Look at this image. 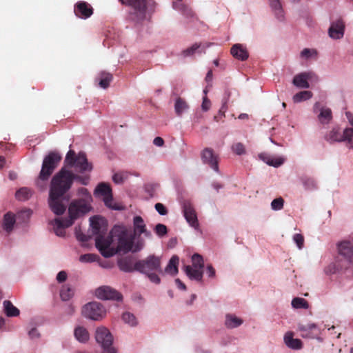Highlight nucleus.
<instances>
[{"instance_id":"1","label":"nucleus","mask_w":353,"mask_h":353,"mask_svg":"<svg viewBox=\"0 0 353 353\" xmlns=\"http://www.w3.org/2000/svg\"><path fill=\"white\" fill-rule=\"evenodd\" d=\"M71 176L70 171L62 168L51 180L48 203L51 210L57 215L63 214L65 210L63 196L72 185Z\"/></svg>"},{"instance_id":"2","label":"nucleus","mask_w":353,"mask_h":353,"mask_svg":"<svg viewBox=\"0 0 353 353\" xmlns=\"http://www.w3.org/2000/svg\"><path fill=\"white\" fill-rule=\"evenodd\" d=\"M109 238L111 239V243L114 241L117 242L116 250L109 247V249L113 250L115 254L118 252L127 253L132 251L133 252H137L140 251L145 245L144 241L140 238H138L137 241L134 243V236L130 234L125 227L120 225L114 226L110 232Z\"/></svg>"},{"instance_id":"3","label":"nucleus","mask_w":353,"mask_h":353,"mask_svg":"<svg viewBox=\"0 0 353 353\" xmlns=\"http://www.w3.org/2000/svg\"><path fill=\"white\" fill-rule=\"evenodd\" d=\"M90 221L92 233L97 236L95 244L100 253L106 258L114 255L115 252L109 249L111 245V239L109 236H105L108 231L107 221L100 216H93L90 219Z\"/></svg>"},{"instance_id":"4","label":"nucleus","mask_w":353,"mask_h":353,"mask_svg":"<svg viewBox=\"0 0 353 353\" xmlns=\"http://www.w3.org/2000/svg\"><path fill=\"white\" fill-rule=\"evenodd\" d=\"M88 212L86 201L83 200L72 201L68 208L69 217L65 219H55L53 221V228L55 234L59 236H64L65 228L71 226L74 221L80 216Z\"/></svg>"},{"instance_id":"5","label":"nucleus","mask_w":353,"mask_h":353,"mask_svg":"<svg viewBox=\"0 0 353 353\" xmlns=\"http://www.w3.org/2000/svg\"><path fill=\"white\" fill-rule=\"evenodd\" d=\"M136 271L145 274L150 281L155 284H159L161 279L158 274L163 272L161 259L154 255H150L144 259L135 263Z\"/></svg>"},{"instance_id":"6","label":"nucleus","mask_w":353,"mask_h":353,"mask_svg":"<svg viewBox=\"0 0 353 353\" xmlns=\"http://www.w3.org/2000/svg\"><path fill=\"white\" fill-rule=\"evenodd\" d=\"M65 164L70 168H74L77 172L81 173L91 171L92 169V166L88 163L84 152H80L77 155L75 152L72 150H70L65 156Z\"/></svg>"},{"instance_id":"7","label":"nucleus","mask_w":353,"mask_h":353,"mask_svg":"<svg viewBox=\"0 0 353 353\" xmlns=\"http://www.w3.org/2000/svg\"><path fill=\"white\" fill-rule=\"evenodd\" d=\"M123 4L132 7L133 11L130 12L131 18L136 21L145 19L146 10L152 8L154 2L152 0H119Z\"/></svg>"},{"instance_id":"8","label":"nucleus","mask_w":353,"mask_h":353,"mask_svg":"<svg viewBox=\"0 0 353 353\" xmlns=\"http://www.w3.org/2000/svg\"><path fill=\"white\" fill-rule=\"evenodd\" d=\"M61 160V156L54 152H51L47 155L42 163L41 172L39 175V180L47 181L56 169Z\"/></svg>"},{"instance_id":"9","label":"nucleus","mask_w":353,"mask_h":353,"mask_svg":"<svg viewBox=\"0 0 353 353\" xmlns=\"http://www.w3.org/2000/svg\"><path fill=\"white\" fill-rule=\"evenodd\" d=\"M95 339L97 342L101 345L103 353H117V350L112 345L113 336L106 327H98L96 330Z\"/></svg>"},{"instance_id":"10","label":"nucleus","mask_w":353,"mask_h":353,"mask_svg":"<svg viewBox=\"0 0 353 353\" xmlns=\"http://www.w3.org/2000/svg\"><path fill=\"white\" fill-rule=\"evenodd\" d=\"M105 314V310L101 303L98 302H90L85 304L82 309V314L88 319L99 321Z\"/></svg>"},{"instance_id":"11","label":"nucleus","mask_w":353,"mask_h":353,"mask_svg":"<svg viewBox=\"0 0 353 353\" xmlns=\"http://www.w3.org/2000/svg\"><path fill=\"white\" fill-rule=\"evenodd\" d=\"M95 295L99 299L103 300L120 301L122 299V295L121 293L108 285H103L98 288L95 291Z\"/></svg>"},{"instance_id":"12","label":"nucleus","mask_w":353,"mask_h":353,"mask_svg":"<svg viewBox=\"0 0 353 353\" xmlns=\"http://www.w3.org/2000/svg\"><path fill=\"white\" fill-rule=\"evenodd\" d=\"M94 194L103 196V201L107 207L114 210L119 209L114 205H112V189L109 185L104 183H99L95 189Z\"/></svg>"},{"instance_id":"13","label":"nucleus","mask_w":353,"mask_h":353,"mask_svg":"<svg viewBox=\"0 0 353 353\" xmlns=\"http://www.w3.org/2000/svg\"><path fill=\"white\" fill-rule=\"evenodd\" d=\"M201 159L205 164H208L215 172H219V156L213 150L209 148H205L201 152Z\"/></svg>"},{"instance_id":"14","label":"nucleus","mask_w":353,"mask_h":353,"mask_svg":"<svg viewBox=\"0 0 353 353\" xmlns=\"http://www.w3.org/2000/svg\"><path fill=\"white\" fill-rule=\"evenodd\" d=\"M298 331L300 332L301 337L307 339H317L320 334L319 329L315 323H299Z\"/></svg>"},{"instance_id":"15","label":"nucleus","mask_w":353,"mask_h":353,"mask_svg":"<svg viewBox=\"0 0 353 353\" xmlns=\"http://www.w3.org/2000/svg\"><path fill=\"white\" fill-rule=\"evenodd\" d=\"M133 227H134V237L136 236H140L141 234H143L144 236L148 239L152 238V233L150 231L147 230L146 225L143 219V218L140 216H135L133 219Z\"/></svg>"},{"instance_id":"16","label":"nucleus","mask_w":353,"mask_h":353,"mask_svg":"<svg viewBox=\"0 0 353 353\" xmlns=\"http://www.w3.org/2000/svg\"><path fill=\"white\" fill-rule=\"evenodd\" d=\"M74 12L77 17L88 19L93 14V8L88 3L80 1L74 5Z\"/></svg>"},{"instance_id":"17","label":"nucleus","mask_w":353,"mask_h":353,"mask_svg":"<svg viewBox=\"0 0 353 353\" xmlns=\"http://www.w3.org/2000/svg\"><path fill=\"white\" fill-rule=\"evenodd\" d=\"M184 216L188 223L193 228H196L199 226L198 219L196 212L192 205L189 202H185L183 207Z\"/></svg>"},{"instance_id":"18","label":"nucleus","mask_w":353,"mask_h":353,"mask_svg":"<svg viewBox=\"0 0 353 353\" xmlns=\"http://www.w3.org/2000/svg\"><path fill=\"white\" fill-rule=\"evenodd\" d=\"M345 23L341 19L333 21L329 28L328 33L331 38L338 39L344 35Z\"/></svg>"},{"instance_id":"19","label":"nucleus","mask_w":353,"mask_h":353,"mask_svg":"<svg viewBox=\"0 0 353 353\" xmlns=\"http://www.w3.org/2000/svg\"><path fill=\"white\" fill-rule=\"evenodd\" d=\"M314 77V74L312 72H302L294 76L292 83L297 88H310L308 81Z\"/></svg>"},{"instance_id":"20","label":"nucleus","mask_w":353,"mask_h":353,"mask_svg":"<svg viewBox=\"0 0 353 353\" xmlns=\"http://www.w3.org/2000/svg\"><path fill=\"white\" fill-rule=\"evenodd\" d=\"M337 248L339 254L343 256L350 263H353V245L350 241L340 242Z\"/></svg>"},{"instance_id":"21","label":"nucleus","mask_w":353,"mask_h":353,"mask_svg":"<svg viewBox=\"0 0 353 353\" xmlns=\"http://www.w3.org/2000/svg\"><path fill=\"white\" fill-rule=\"evenodd\" d=\"M325 139L330 143L343 141V132L339 127H334L325 135Z\"/></svg>"},{"instance_id":"22","label":"nucleus","mask_w":353,"mask_h":353,"mask_svg":"<svg viewBox=\"0 0 353 353\" xmlns=\"http://www.w3.org/2000/svg\"><path fill=\"white\" fill-rule=\"evenodd\" d=\"M259 158L268 165L274 167H279L285 161V159L282 157H276L265 153L260 154Z\"/></svg>"},{"instance_id":"23","label":"nucleus","mask_w":353,"mask_h":353,"mask_svg":"<svg viewBox=\"0 0 353 353\" xmlns=\"http://www.w3.org/2000/svg\"><path fill=\"white\" fill-rule=\"evenodd\" d=\"M232 55L236 59L245 61L248 58V52L241 44L234 45L230 50Z\"/></svg>"},{"instance_id":"24","label":"nucleus","mask_w":353,"mask_h":353,"mask_svg":"<svg viewBox=\"0 0 353 353\" xmlns=\"http://www.w3.org/2000/svg\"><path fill=\"white\" fill-rule=\"evenodd\" d=\"M118 266L119 269L125 272H131L135 269V263H133L132 259L131 257H123L118 261Z\"/></svg>"},{"instance_id":"25","label":"nucleus","mask_w":353,"mask_h":353,"mask_svg":"<svg viewBox=\"0 0 353 353\" xmlns=\"http://www.w3.org/2000/svg\"><path fill=\"white\" fill-rule=\"evenodd\" d=\"M284 341L286 345L294 350H299L302 347V341L298 339L293 338V333L288 332L284 336Z\"/></svg>"},{"instance_id":"26","label":"nucleus","mask_w":353,"mask_h":353,"mask_svg":"<svg viewBox=\"0 0 353 353\" xmlns=\"http://www.w3.org/2000/svg\"><path fill=\"white\" fill-rule=\"evenodd\" d=\"M184 270L187 276L192 280L201 281L203 278V270L194 268L190 265H185Z\"/></svg>"},{"instance_id":"27","label":"nucleus","mask_w":353,"mask_h":353,"mask_svg":"<svg viewBox=\"0 0 353 353\" xmlns=\"http://www.w3.org/2000/svg\"><path fill=\"white\" fill-rule=\"evenodd\" d=\"M190 108L187 101L181 98L177 97L174 103V111L178 117H181L182 114L186 112Z\"/></svg>"},{"instance_id":"28","label":"nucleus","mask_w":353,"mask_h":353,"mask_svg":"<svg viewBox=\"0 0 353 353\" xmlns=\"http://www.w3.org/2000/svg\"><path fill=\"white\" fill-rule=\"evenodd\" d=\"M112 79V74L106 72H101L96 79L99 86L103 89L109 87L110 83Z\"/></svg>"},{"instance_id":"29","label":"nucleus","mask_w":353,"mask_h":353,"mask_svg":"<svg viewBox=\"0 0 353 353\" xmlns=\"http://www.w3.org/2000/svg\"><path fill=\"white\" fill-rule=\"evenodd\" d=\"M173 8L175 10L181 11L182 14L187 18H192L194 16V13L192 8L183 3L179 2H173Z\"/></svg>"},{"instance_id":"30","label":"nucleus","mask_w":353,"mask_h":353,"mask_svg":"<svg viewBox=\"0 0 353 353\" xmlns=\"http://www.w3.org/2000/svg\"><path fill=\"white\" fill-rule=\"evenodd\" d=\"M179 261V259L177 256H172L167 265L165 271L171 275L176 274L178 273Z\"/></svg>"},{"instance_id":"31","label":"nucleus","mask_w":353,"mask_h":353,"mask_svg":"<svg viewBox=\"0 0 353 353\" xmlns=\"http://www.w3.org/2000/svg\"><path fill=\"white\" fill-rule=\"evenodd\" d=\"M243 323V320L234 314H228L225 316V326L228 328H235Z\"/></svg>"},{"instance_id":"32","label":"nucleus","mask_w":353,"mask_h":353,"mask_svg":"<svg viewBox=\"0 0 353 353\" xmlns=\"http://www.w3.org/2000/svg\"><path fill=\"white\" fill-rule=\"evenodd\" d=\"M318 118L321 123H329L332 119V110L328 108H321Z\"/></svg>"},{"instance_id":"33","label":"nucleus","mask_w":353,"mask_h":353,"mask_svg":"<svg viewBox=\"0 0 353 353\" xmlns=\"http://www.w3.org/2000/svg\"><path fill=\"white\" fill-rule=\"evenodd\" d=\"M75 338L81 343H85L89 339V333L88 330L83 327H77L74 330Z\"/></svg>"},{"instance_id":"34","label":"nucleus","mask_w":353,"mask_h":353,"mask_svg":"<svg viewBox=\"0 0 353 353\" xmlns=\"http://www.w3.org/2000/svg\"><path fill=\"white\" fill-rule=\"evenodd\" d=\"M270 5L274 12L277 19L280 21L283 19V11L279 0H269Z\"/></svg>"},{"instance_id":"35","label":"nucleus","mask_w":353,"mask_h":353,"mask_svg":"<svg viewBox=\"0 0 353 353\" xmlns=\"http://www.w3.org/2000/svg\"><path fill=\"white\" fill-rule=\"evenodd\" d=\"M16 219L14 218V215L12 213H6L4 215L3 218V229L8 232H10L12 231L13 226L15 223Z\"/></svg>"},{"instance_id":"36","label":"nucleus","mask_w":353,"mask_h":353,"mask_svg":"<svg viewBox=\"0 0 353 353\" xmlns=\"http://www.w3.org/2000/svg\"><path fill=\"white\" fill-rule=\"evenodd\" d=\"M4 310L5 313L8 316H17L19 315V310L10 301H4L3 302Z\"/></svg>"},{"instance_id":"37","label":"nucleus","mask_w":353,"mask_h":353,"mask_svg":"<svg viewBox=\"0 0 353 353\" xmlns=\"http://www.w3.org/2000/svg\"><path fill=\"white\" fill-rule=\"evenodd\" d=\"M32 194V191L28 188H21L18 190L15 194L16 199L19 201H26Z\"/></svg>"},{"instance_id":"38","label":"nucleus","mask_w":353,"mask_h":353,"mask_svg":"<svg viewBox=\"0 0 353 353\" xmlns=\"http://www.w3.org/2000/svg\"><path fill=\"white\" fill-rule=\"evenodd\" d=\"M204 49L205 48L203 47L201 48V44H198L196 43L193 44L191 47L188 48L187 49L184 50L182 52V55L184 57H190V56L193 55L196 52H197L199 53H201V52H204Z\"/></svg>"},{"instance_id":"39","label":"nucleus","mask_w":353,"mask_h":353,"mask_svg":"<svg viewBox=\"0 0 353 353\" xmlns=\"http://www.w3.org/2000/svg\"><path fill=\"white\" fill-rule=\"evenodd\" d=\"M74 295V290L69 285H64L62 286L60 291L61 299L65 301L70 299Z\"/></svg>"},{"instance_id":"40","label":"nucleus","mask_w":353,"mask_h":353,"mask_svg":"<svg viewBox=\"0 0 353 353\" xmlns=\"http://www.w3.org/2000/svg\"><path fill=\"white\" fill-rule=\"evenodd\" d=\"M312 97V93L310 91L305 90V91H301L298 93H296L293 97V101L295 103H299L303 101L307 100L310 99Z\"/></svg>"},{"instance_id":"41","label":"nucleus","mask_w":353,"mask_h":353,"mask_svg":"<svg viewBox=\"0 0 353 353\" xmlns=\"http://www.w3.org/2000/svg\"><path fill=\"white\" fill-rule=\"evenodd\" d=\"M344 141L349 148H353V128H346L343 130Z\"/></svg>"},{"instance_id":"42","label":"nucleus","mask_w":353,"mask_h":353,"mask_svg":"<svg viewBox=\"0 0 353 353\" xmlns=\"http://www.w3.org/2000/svg\"><path fill=\"white\" fill-rule=\"evenodd\" d=\"M192 268L203 270L204 267V261L201 255L194 254L192 256Z\"/></svg>"},{"instance_id":"43","label":"nucleus","mask_w":353,"mask_h":353,"mask_svg":"<svg viewBox=\"0 0 353 353\" xmlns=\"http://www.w3.org/2000/svg\"><path fill=\"white\" fill-rule=\"evenodd\" d=\"M292 305L294 308H304L307 309L309 307L308 303L303 298H294L292 301Z\"/></svg>"},{"instance_id":"44","label":"nucleus","mask_w":353,"mask_h":353,"mask_svg":"<svg viewBox=\"0 0 353 353\" xmlns=\"http://www.w3.org/2000/svg\"><path fill=\"white\" fill-rule=\"evenodd\" d=\"M122 319L131 326H135L137 324L136 317L130 312H124L122 315Z\"/></svg>"},{"instance_id":"45","label":"nucleus","mask_w":353,"mask_h":353,"mask_svg":"<svg viewBox=\"0 0 353 353\" xmlns=\"http://www.w3.org/2000/svg\"><path fill=\"white\" fill-rule=\"evenodd\" d=\"M78 193L79 194L84 195L85 197L83 198V199H76L75 201L83 200V201H86V203L88 204V212H89L90 210V209H91V207H90V201L92 200L91 195L88 193V190L86 188H79V190H78Z\"/></svg>"},{"instance_id":"46","label":"nucleus","mask_w":353,"mask_h":353,"mask_svg":"<svg viewBox=\"0 0 353 353\" xmlns=\"http://www.w3.org/2000/svg\"><path fill=\"white\" fill-rule=\"evenodd\" d=\"M154 232L158 235L159 237H162L167 234L168 233V229L167 227L161 223H158L154 227Z\"/></svg>"},{"instance_id":"47","label":"nucleus","mask_w":353,"mask_h":353,"mask_svg":"<svg viewBox=\"0 0 353 353\" xmlns=\"http://www.w3.org/2000/svg\"><path fill=\"white\" fill-rule=\"evenodd\" d=\"M232 150L237 155H242L245 153V148L243 143H236L232 146Z\"/></svg>"},{"instance_id":"48","label":"nucleus","mask_w":353,"mask_h":353,"mask_svg":"<svg viewBox=\"0 0 353 353\" xmlns=\"http://www.w3.org/2000/svg\"><path fill=\"white\" fill-rule=\"evenodd\" d=\"M284 200L282 197L274 199L271 203V208L274 210H280L283 208Z\"/></svg>"},{"instance_id":"49","label":"nucleus","mask_w":353,"mask_h":353,"mask_svg":"<svg viewBox=\"0 0 353 353\" xmlns=\"http://www.w3.org/2000/svg\"><path fill=\"white\" fill-rule=\"evenodd\" d=\"M97 255L93 254H85L80 256L79 261L83 263H90L95 261L97 259Z\"/></svg>"},{"instance_id":"50","label":"nucleus","mask_w":353,"mask_h":353,"mask_svg":"<svg viewBox=\"0 0 353 353\" xmlns=\"http://www.w3.org/2000/svg\"><path fill=\"white\" fill-rule=\"evenodd\" d=\"M303 183L306 190H313L316 188V185L314 180L310 178L303 179Z\"/></svg>"},{"instance_id":"51","label":"nucleus","mask_w":353,"mask_h":353,"mask_svg":"<svg viewBox=\"0 0 353 353\" xmlns=\"http://www.w3.org/2000/svg\"><path fill=\"white\" fill-rule=\"evenodd\" d=\"M70 174L72 175V176H71L72 177V183H73V181L74 179L77 180L83 185H87L88 183V181H89L88 177H84V176H79L78 174H75L72 173L71 171H70Z\"/></svg>"},{"instance_id":"52","label":"nucleus","mask_w":353,"mask_h":353,"mask_svg":"<svg viewBox=\"0 0 353 353\" xmlns=\"http://www.w3.org/2000/svg\"><path fill=\"white\" fill-rule=\"evenodd\" d=\"M293 240L299 249H301L303 247L304 237L302 234H295L293 236Z\"/></svg>"},{"instance_id":"53","label":"nucleus","mask_w":353,"mask_h":353,"mask_svg":"<svg viewBox=\"0 0 353 353\" xmlns=\"http://www.w3.org/2000/svg\"><path fill=\"white\" fill-rule=\"evenodd\" d=\"M316 52L314 50H310L309 48L303 49L301 52V57L302 58H305L306 59L310 58L313 54H316Z\"/></svg>"},{"instance_id":"54","label":"nucleus","mask_w":353,"mask_h":353,"mask_svg":"<svg viewBox=\"0 0 353 353\" xmlns=\"http://www.w3.org/2000/svg\"><path fill=\"white\" fill-rule=\"evenodd\" d=\"M225 94L227 96L224 99V101L223 103V105H222L221 109L219 110V114H221L222 115H224L225 111L228 109L227 103H228V99H229V97L230 96V93L228 91H225Z\"/></svg>"},{"instance_id":"55","label":"nucleus","mask_w":353,"mask_h":353,"mask_svg":"<svg viewBox=\"0 0 353 353\" xmlns=\"http://www.w3.org/2000/svg\"><path fill=\"white\" fill-rule=\"evenodd\" d=\"M154 208H155V210L161 215H165L168 214V210H167L166 208L161 203H156Z\"/></svg>"},{"instance_id":"56","label":"nucleus","mask_w":353,"mask_h":353,"mask_svg":"<svg viewBox=\"0 0 353 353\" xmlns=\"http://www.w3.org/2000/svg\"><path fill=\"white\" fill-rule=\"evenodd\" d=\"M211 106V101L208 99L206 96H205L203 99V102L201 104V108L203 111H208L210 110Z\"/></svg>"},{"instance_id":"57","label":"nucleus","mask_w":353,"mask_h":353,"mask_svg":"<svg viewBox=\"0 0 353 353\" xmlns=\"http://www.w3.org/2000/svg\"><path fill=\"white\" fill-rule=\"evenodd\" d=\"M112 180L115 183H121L124 180V176L122 173H116L112 176Z\"/></svg>"},{"instance_id":"58","label":"nucleus","mask_w":353,"mask_h":353,"mask_svg":"<svg viewBox=\"0 0 353 353\" xmlns=\"http://www.w3.org/2000/svg\"><path fill=\"white\" fill-rule=\"evenodd\" d=\"M67 279V273L65 271H60L57 275V280L59 283L64 282Z\"/></svg>"},{"instance_id":"59","label":"nucleus","mask_w":353,"mask_h":353,"mask_svg":"<svg viewBox=\"0 0 353 353\" xmlns=\"http://www.w3.org/2000/svg\"><path fill=\"white\" fill-rule=\"evenodd\" d=\"M28 334L31 339H36L39 336V333L36 328H32L31 330H30Z\"/></svg>"},{"instance_id":"60","label":"nucleus","mask_w":353,"mask_h":353,"mask_svg":"<svg viewBox=\"0 0 353 353\" xmlns=\"http://www.w3.org/2000/svg\"><path fill=\"white\" fill-rule=\"evenodd\" d=\"M153 143L157 146L161 147V146L163 145L164 141L161 137H157L154 138V139L153 141Z\"/></svg>"},{"instance_id":"61","label":"nucleus","mask_w":353,"mask_h":353,"mask_svg":"<svg viewBox=\"0 0 353 353\" xmlns=\"http://www.w3.org/2000/svg\"><path fill=\"white\" fill-rule=\"evenodd\" d=\"M76 236L78 240L85 242L88 240V238L86 235L83 234V233L76 232Z\"/></svg>"},{"instance_id":"62","label":"nucleus","mask_w":353,"mask_h":353,"mask_svg":"<svg viewBox=\"0 0 353 353\" xmlns=\"http://www.w3.org/2000/svg\"><path fill=\"white\" fill-rule=\"evenodd\" d=\"M207 273L210 277H213L215 275V270L212 267V265H208L207 266Z\"/></svg>"},{"instance_id":"63","label":"nucleus","mask_w":353,"mask_h":353,"mask_svg":"<svg viewBox=\"0 0 353 353\" xmlns=\"http://www.w3.org/2000/svg\"><path fill=\"white\" fill-rule=\"evenodd\" d=\"M31 214V211L30 210H22L21 212H20L19 214H18V217H20V216H26L27 218H28Z\"/></svg>"},{"instance_id":"64","label":"nucleus","mask_w":353,"mask_h":353,"mask_svg":"<svg viewBox=\"0 0 353 353\" xmlns=\"http://www.w3.org/2000/svg\"><path fill=\"white\" fill-rule=\"evenodd\" d=\"M175 283L177 285V287L181 289V290H186V286L179 279H176L175 280Z\"/></svg>"}]
</instances>
